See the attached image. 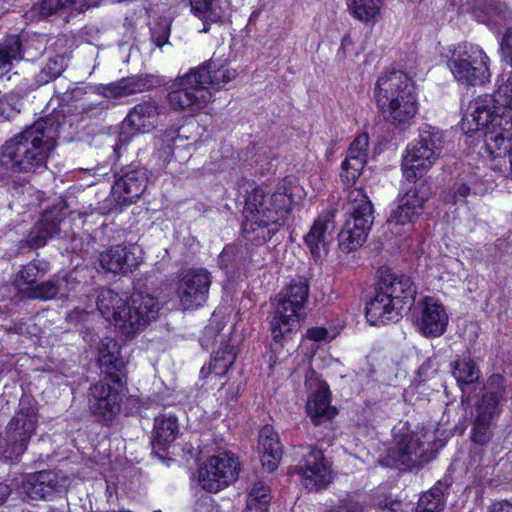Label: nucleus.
<instances>
[{
	"label": "nucleus",
	"instance_id": "45",
	"mask_svg": "<svg viewBox=\"0 0 512 512\" xmlns=\"http://www.w3.org/2000/svg\"><path fill=\"white\" fill-rule=\"evenodd\" d=\"M50 269L49 263L44 260H33L26 265H22L17 273L16 281L21 280L23 284L32 286L36 280L45 275Z\"/></svg>",
	"mask_w": 512,
	"mask_h": 512
},
{
	"label": "nucleus",
	"instance_id": "9",
	"mask_svg": "<svg viewBox=\"0 0 512 512\" xmlns=\"http://www.w3.org/2000/svg\"><path fill=\"white\" fill-rule=\"evenodd\" d=\"M450 70L460 83L477 86L490 78L489 58L484 50L476 44L464 42L452 51L448 62Z\"/></svg>",
	"mask_w": 512,
	"mask_h": 512
},
{
	"label": "nucleus",
	"instance_id": "52",
	"mask_svg": "<svg viewBox=\"0 0 512 512\" xmlns=\"http://www.w3.org/2000/svg\"><path fill=\"white\" fill-rule=\"evenodd\" d=\"M368 144V134L366 132L359 134L350 144L346 157L360 158L361 161L366 162Z\"/></svg>",
	"mask_w": 512,
	"mask_h": 512
},
{
	"label": "nucleus",
	"instance_id": "43",
	"mask_svg": "<svg viewBox=\"0 0 512 512\" xmlns=\"http://www.w3.org/2000/svg\"><path fill=\"white\" fill-rule=\"evenodd\" d=\"M127 96L148 91L161 84L160 79L152 74H142L132 77L122 78Z\"/></svg>",
	"mask_w": 512,
	"mask_h": 512
},
{
	"label": "nucleus",
	"instance_id": "19",
	"mask_svg": "<svg viewBox=\"0 0 512 512\" xmlns=\"http://www.w3.org/2000/svg\"><path fill=\"white\" fill-rule=\"evenodd\" d=\"M335 209L321 213L314 221L309 232L304 236V242L315 260L328 253L333 240Z\"/></svg>",
	"mask_w": 512,
	"mask_h": 512
},
{
	"label": "nucleus",
	"instance_id": "44",
	"mask_svg": "<svg viewBox=\"0 0 512 512\" xmlns=\"http://www.w3.org/2000/svg\"><path fill=\"white\" fill-rule=\"evenodd\" d=\"M510 140L500 130H486L484 142L486 150L493 157L506 156L510 149Z\"/></svg>",
	"mask_w": 512,
	"mask_h": 512
},
{
	"label": "nucleus",
	"instance_id": "38",
	"mask_svg": "<svg viewBox=\"0 0 512 512\" xmlns=\"http://www.w3.org/2000/svg\"><path fill=\"white\" fill-rule=\"evenodd\" d=\"M481 372L471 358H460L453 363V376L459 386L475 383L479 380Z\"/></svg>",
	"mask_w": 512,
	"mask_h": 512
},
{
	"label": "nucleus",
	"instance_id": "55",
	"mask_svg": "<svg viewBox=\"0 0 512 512\" xmlns=\"http://www.w3.org/2000/svg\"><path fill=\"white\" fill-rule=\"evenodd\" d=\"M328 512H363L361 501L354 497H348L341 501V504L334 510Z\"/></svg>",
	"mask_w": 512,
	"mask_h": 512
},
{
	"label": "nucleus",
	"instance_id": "25",
	"mask_svg": "<svg viewBox=\"0 0 512 512\" xmlns=\"http://www.w3.org/2000/svg\"><path fill=\"white\" fill-rule=\"evenodd\" d=\"M426 198L417 189L411 188L398 199V204L388 218L389 223L405 225L414 222L424 210Z\"/></svg>",
	"mask_w": 512,
	"mask_h": 512
},
{
	"label": "nucleus",
	"instance_id": "54",
	"mask_svg": "<svg viewBox=\"0 0 512 512\" xmlns=\"http://www.w3.org/2000/svg\"><path fill=\"white\" fill-rule=\"evenodd\" d=\"M500 50L502 53L503 59L510 65L512 68V27L508 28L504 33Z\"/></svg>",
	"mask_w": 512,
	"mask_h": 512
},
{
	"label": "nucleus",
	"instance_id": "60",
	"mask_svg": "<svg viewBox=\"0 0 512 512\" xmlns=\"http://www.w3.org/2000/svg\"><path fill=\"white\" fill-rule=\"evenodd\" d=\"M489 512H512V503L508 501L494 503Z\"/></svg>",
	"mask_w": 512,
	"mask_h": 512
},
{
	"label": "nucleus",
	"instance_id": "2",
	"mask_svg": "<svg viewBox=\"0 0 512 512\" xmlns=\"http://www.w3.org/2000/svg\"><path fill=\"white\" fill-rule=\"evenodd\" d=\"M374 97L383 119L391 125L410 124L417 113L415 85L403 71L383 72L375 83Z\"/></svg>",
	"mask_w": 512,
	"mask_h": 512
},
{
	"label": "nucleus",
	"instance_id": "48",
	"mask_svg": "<svg viewBox=\"0 0 512 512\" xmlns=\"http://www.w3.org/2000/svg\"><path fill=\"white\" fill-rule=\"evenodd\" d=\"M366 162L361 161L360 158L346 157L342 162L341 180L346 186L355 184L356 180L360 177Z\"/></svg>",
	"mask_w": 512,
	"mask_h": 512
},
{
	"label": "nucleus",
	"instance_id": "24",
	"mask_svg": "<svg viewBox=\"0 0 512 512\" xmlns=\"http://www.w3.org/2000/svg\"><path fill=\"white\" fill-rule=\"evenodd\" d=\"M147 176L143 169L129 170L115 181L113 195L120 204L134 203L146 189Z\"/></svg>",
	"mask_w": 512,
	"mask_h": 512
},
{
	"label": "nucleus",
	"instance_id": "58",
	"mask_svg": "<svg viewBox=\"0 0 512 512\" xmlns=\"http://www.w3.org/2000/svg\"><path fill=\"white\" fill-rule=\"evenodd\" d=\"M376 512H402V503L399 500L386 499Z\"/></svg>",
	"mask_w": 512,
	"mask_h": 512
},
{
	"label": "nucleus",
	"instance_id": "16",
	"mask_svg": "<svg viewBox=\"0 0 512 512\" xmlns=\"http://www.w3.org/2000/svg\"><path fill=\"white\" fill-rule=\"evenodd\" d=\"M437 450L427 446L418 434L405 432L396 436V444L389 456L395 462L406 468L423 466L436 455Z\"/></svg>",
	"mask_w": 512,
	"mask_h": 512
},
{
	"label": "nucleus",
	"instance_id": "63",
	"mask_svg": "<svg viewBox=\"0 0 512 512\" xmlns=\"http://www.w3.org/2000/svg\"><path fill=\"white\" fill-rule=\"evenodd\" d=\"M9 332H14L17 334H25L28 332V328L24 322L15 323L13 326L7 329Z\"/></svg>",
	"mask_w": 512,
	"mask_h": 512
},
{
	"label": "nucleus",
	"instance_id": "6",
	"mask_svg": "<svg viewBox=\"0 0 512 512\" xmlns=\"http://www.w3.org/2000/svg\"><path fill=\"white\" fill-rule=\"evenodd\" d=\"M218 83L217 73L212 76L209 65L192 68L173 83V89L167 99L172 109L179 111H196L201 109L211 98L207 86Z\"/></svg>",
	"mask_w": 512,
	"mask_h": 512
},
{
	"label": "nucleus",
	"instance_id": "20",
	"mask_svg": "<svg viewBox=\"0 0 512 512\" xmlns=\"http://www.w3.org/2000/svg\"><path fill=\"white\" fill-rule=\"evenodd\" d=\"M447 324L448 315L442 303L433 297H425L415 320L419 332L426 337H439L445 333Z\"/></svg>",
	"mask_w": 512,
	"mask_h": 512
},
{
	"label": "nucleus",
	"instance_id": "17",
	"mask_svg": "<svg viewBox=\"0 0 512 512\" xmlns=\"http://www.w3.org/2000/svg\"><path fill=\"white\" fill-rule=\"evenodd\" d=\"M67 486L68 478L61 471L42 470L25 476L21 490L31 500H44L63 493Z\"/></svg>",
	"mask_w": 512,
	"mask_h": 512
},
{
	"label": "nucleus",
	"instance_id": "56",
	"mask_svg": "<svg viewBox=\"0 0 512 512\" xmlns=\"http://www.w3.org/2000/svg\"><path fill=\"white\" fill-rule=\"evenodd\" d=\"M132 139V135L129 133L128 130H120L118 132L117 141L114 145V152L117 156H119V151L126 145L130 143Z\"/></svg>",
	"mask_w": 512,
	"mask_h": 512
},
{
	"label": "nucleus",
	"instance_id": "27",
	"mask_svg": "<svg viewBox=\"0 0 512 512\" xmlns=\"http://www.w3.org/2000/svg\"><path fill=\"white\" fill-rule=\"evenodd\" d=\"M315 390L311 393L306 404L307 413L315 425H321L331 420L337 413L330 405V390L324 382L314 383Z\"/></svg>",
	"mask_w": 512,
	"mask_h": 512
},
{
	"label": "nucleus",
	"instance_id": "29",
	"mask_svg": "<svg viewBox=\"0 0 512 512\" xmlns=\"http://www.w3.org/2000/svg\"><path fill=\"white\" fill-rule=\"evenodd\" d=\"M63 220L61 210L53 208L42 213L39 221L31 229L28 242L32 247L44 246L60 230Z\"/></svg>",
	"mask_w": 512,
	"mask_h": 512
},
{
	"label": "nucleus",
	"instance_id": "37",
	"mask_svg": "<svg viewBox=\"0 0 512 512\" xmlns=\"http://www.w3.org/2000/svg\"><path fill=\"white\" fill-rule=\"evenodd\" d=\"M487 192L484 186H478L476 183L469 186L465 183H454V185L443 194V200L448 204H467L469 195L483 196Z\"/></svg>",
	"mask_w": 512,
	"mask_h": 512
},
{
	"label": "nucleus",
	"instance_id": "7",
	"mask_svg": "<svg viewBox=\"0 0 512 512\" xmlns=\"http://www.w3.org/2000/svg\"><path fill=\"white\" fill-rule=\"evenodd\" d=\"M505 382L501 374H492L483 386L470 436L476 444L486 445L492 438V420L499 413V405L506 401Z\"/></svg>",
	"mask_w": 512,
	"mask_h": 512
},
{
	"label": "nucleus",
	"instance_id": "57",
	"mask_svg": "<svg viewBox=\"0 0 512 512\" xmlns=\"http://www.w3.org/2000/svg\"><path fill=\"white\" fill-rule=\"evenodd\" d=\"M306 336L313 341H322L327 338L328 330L323 327H312L307 330Z\"/></svg>",
	"mask_w": 512,
	"mask_h": 512
},
{
	"label": "nucleus",
	"instance_id": "5",
	"mask_svg": "<svg viewBox=\"0 0 512 512\" xmlns=\"http://www.w3.org/2000/svg\"><path fill=\"white\" fill-rule=\"evenodd\" d=\"M309 284L305 278L293 279L277 297L275 312L270 322L275 343L283 341L298 327L301 310L308 299Z\"/></svg>",
	"mask_w": 512,
	"mask_h": 512
},
{
	"label": "nucleus",
	"instance_id": "13",
	"mask_svg": "<svg viewBox=\"0 0 512 512\" xmlns=\"http://www.w3.org/2000/svg\"><path fill=\"white\" fill-rule=\"evenodd\" d=\"M438 150L439 146L432 139L430 131L426 130L419 140L406 148L401 166L404 177L410 182L421 178L438 159Z\"/></svg>",
	"mask_w": 512,
	"mask_h": 512
},
{
	"label": "nucleus",
	"instance_id": "32",
	"mask_svg": "<svg viewBox=\"0 0 512 512\" xmlns=\"http://www.w3.org/2000/svg\"><path fill=\"white\" fill-rule=\"evenodd\" d=\"M450 485L447 479L439 480L420 496L415 512H443L446 505V492Z\"/></svg>",
	"mask_w": 512,
	"mask_h": 512
},
{
	"label": "nucleus",
	"instance_id": "39",
	"mask_svg": "<svg viewBox=\"0 0 512 512\" xmlns=\"http://www.w3.org/2000/svg\"><path fill=\"white\" fill-rule=\"evenodd\" d=\"M193 13L205 23H216L224 16V10L217 0H190Z\"/></svg>",
	"mask_w": 512,
	"mask_h": 512
},
{
	"label": "nucleus",
	"instance_id": "10",
	"mask_svg": "<svg viewBox=\"0 0 512 512\" xmlns=\"http://www.w3.org/2000/svg\"><path fill=\"white\" fill-rule=\"evenodd\" d=\"M294 473L300 476L301 485L310 492L326 489L333 480V471L324 452L313 446H300Z\"/></svg>",
	"mask_w": 512,
	"mask_h": 512
},
{
	"label": "nucleus",
	"instance_id": "21",
	"mask_svg": "<svg viewBox=\"0 0 512 512\" xmlns=\"http://www.w3.org/2000/svg\"><path fill=\"white\" fill-rule=\"evenodd\" d=\"M378 288L397 304H403L404 309L413 304L416 295V287L409 276L398 274L388 268L379 270Z\"/></svg>",
	"mask_w": 512,
	"mask_h": 512
},
{
	"label": "nucleus",
	"instance_id": "4",
	"mask_svg": "<svg viewBox=\"0 0 512 512\" xmlns=\"http://www.w3.org/2000/svg\"><path fill=\"white\" fill-rule=\"evenodd\" d=\"M346 214L347 218L338 234V244L343 252L350 253L365 243L374 223L373 204L362 188L349 190Z\"/></svg>",
	"mask_w": 512,
	"mask_h": 512
},
{
	"label": "nucleus",
	"instance_id": "59",
	"mask_svg": "<svg viewBox=\"0 0 512 512\" xmlns=\"http://www.w3.org/2000/svg\"><path fill=\"white\" fill-rule=\"evenodd\" d=\"M86 94V91L83 87H75L71 91H67L64 94L63 99L65 100H80L83 95Z\"/></svg>",
	"mask_w": 512,
	"mask_h": 512
},
{
	"label": "nucleus",
	"instance_id": "30",
	"mask_svg": "<svg viewBox=\"0 0 512 512\" xmlns=\"http://www.w3.org/2000/svg\"><path fill=\"white\" fill-rule=\"evenodd\" d=\"M101 267L114 274L131 272L138 261L134 254L124 245H115L102 252L99 257Z\"/></svg>",
	"mask_w": 512,
	"mask_h": 512
},
{
	"label": "nucleus",
	"instance_id": "61",
	"mask_svg": "<svg viewBox=\"0 0 512 512\" xmlns=\"http://www.w3.org/2000/svg\"><path fill=\"white\" fill-rule=\"evenodd\" d=\"M179 130H165V133L163 134L162 141L165 143L167 147H170L172 142L176 139V137L179 136L178 134Z\"/></svg>",
	"mask_w": 512,
	"mask_h": 512
},
{
	"label": "nucleus",
	"instance_id": "22",
	"mask_svg": "<svg viewBox=\"0 0 512 512\" xmlns=\"http://www.w3.org/2000/svg\"><path fill=\"white\" fill-rule=\"evenodd\" d=\"M179 433L178 420L174 415L162 414L154 419L152 431V454L159 460H170L166 451Z\"/></svg>",
	"mask_w": 512,
	"mask_h": 512
},
{
	"label": "nucleus",
	"instance_id": "35",
	"mask_svg": "<svg viewBox=\"0 0 512 512\" xmlns=\"http://www.w3.org/2000/svg\"><path fill=\"white\" fill-rule=\"evenodd\" d=\"M270 501V488L263 481L257 480L248 491L246 512H268Z\"/></svg>",
	"mask_w": 512,
	"mask_h": 512
},
{
	"label": "nucleus",
	"instance_id": "1",
	"mask_svg": "<svg viewBox=\"0 0 512 512\" xmlns=\"http://www.w3.org/2000/svg\"><path fill=\"white\" fill-rule=\"evenodd\" d=\"M246 192L243 236L252 244L262 245L279 231L291 210L289 188L283 184L275 192L269 193L255 186Z\"/></svg>",
	"mask_w": 512,
	"mask_h": 512
},
{
	"label": "nucleus",
	"instance_id": "8",
	"mask_svg": "<svg viewBox=\"0 0 512 512\" xmlns=\"http://www.w3.org/2000/svg\"><path fill=\"white\" fill-rule=\"evenodd\" d=\"M36 400L23 395L18 410L6 427V457L17 460L27 449L31 437L35 434L38 423Z\"/></svg>",
	"mask_w": 512,
	"mask_h": 512
},
{
	"label": "nucleus",
	"instance_id": "51",
	"mask_svg": "<svg viewBox=\"0 0 512 512\" xmlns=\"http://www.w3.org/2000/svg\"><path fill=\"white\" fill-rule=\"evenodd\" d=\"M67 124L66 116L62 112L53 111L40 117L32 125L25 126V128H61Z\"/></svg>",
	"mask_w": 512,
	"mask_h": 512
},
{
	"label": "nucleus",
	"instance_id": "12",
	"mask_svg": "<svg viewBox=\"0 0 512 512\" xmlns=\"http://www.w3.org/2000/svg\"><path fill=\"white\" fill-rule=\"evenodd\" d=\"M122 377L102 378L90 387L89 409L100 422H111L120 412L123 399Z\"/></svg>",
	"mask_w": 512,
	"mask_h": 512
},
{
	"label": "nucleus",
	"instance_id": "23",
	"mask_svg": "<svg viewBox=\"0 0 512 512\" xmlns=\"http://www.w3.org/2000/svg\"><path fill=\"white\" fill-rule=\"evenodd\" d=\"M403 310V304H397L377 287L374 298L366 304V318L373 326L387 324L398 321Z\"/></svg>",
	"mask_w": 512,
	"mask_h": 512
},
{
	"label": "nucleus",
	"instance_id": "15",
	"mask_svg": "<svg viewBox=\"0 0 512 512\" xmlns=\"http://www.w3.org/2000/svg\"><path fill=\"white\" fill-rule=\"evenodd\" d=\"M212 277L205 268H192L182 274L177 286V297L184 310L197 309L208 299Z\"/></svg>",
	"mask_w": 512,
	"mask_h": 512
},
{
	"label": "nucleus",
	"instance_id": "34",
	"mask_svg": "<svg viewBox=\"0 0 512 512\" xmlns=\"http://www.w3.org/2000/svg\"><path fill=\"white\" fill-rule=\"evenodd\" d=\"M25 43L17 35H8L0 41V78L12 68V62L24 57Z\"/></svg>",
	"mask_w": 512,
	"mask_h": 512
},
{
	"label": "nucleus",
	"instance_id": "41",
	"mask_svg": "<svg viewBox=\"0 0 512 512\" xmlns=\"http://www.w3.org/2000/svg\"><path fill=\"white\" fill-rule=\"evenodd\" d=\"M384 0H348L351 14L358 20L369 22L376 18Z\"/></svg>",
	"mask_w": 512,
	"mask_h": 512
},
{
	"label": "nucleus",
	"instance_id": "53",
	"mask_svg": "<svg viewBox=\"0 0 512 512\" xmlns=\"http://www.w3.org/2000/svg\"><path fill=\"white\" fill-rule=\"evenodd\" d=\"M97 92L107 98H118L127 96L125 92V86L122 83V79L107 85H100L99 87H97Z\"/></svg>",
	"mask_w": 512,
	"mask_h": 512
},
{
	"label": "nucleus",
	"instance_id": "46",
	"mask_svg": "<svg viewBox=\"0 0 512 512\" xmlns=\"http://www.w3.org/2000/svg\"><path fill=\"white\" fill-rule=\"evenodd\" d=\"M83 270L74 269L65 273L64 275H58L57 281L60 284V298H67L72 292L81 290L85 285V275Z\"/></svg>",
	"mask_w": 512,
	"mask_h": 512
},
{
	"label": "nucleus",
	"instance_id": "11",
	"mask_svg": "<svg viewBox=\"0 0 512 512\" xmlns=\"http://www.w3.org/2000/svg\"><path fill=\"white\" fill-rule=\"evenodd\" d=\"M240 463L232 452H222L209 457L199 468L198 482L210 493H217L235 482L239 476Z\"/></svg>",
	"mask_w": 512,
	"mask_h": 512
},
{
	"label": "nucleus",
	"instance_id": "40",
	"mask_svg": "<svg viewBox=\"0 0 512 512\" xmlns=\"http://www.w3.org/2000/svg\"><path fill=\"white\" fill-rule=\"evenodd\" d=\"M60 287L55 276L47 281L27 286L23 293L29 299L48 301L56 297L60 298Z\"/></svg>",
	"mask_w": 512,
	"mask_h": 512
},
{
	"label": "nucleus",
	"instance_id": "26",
	"mask_svg": "<svg viewBox=\"0 0 512 512\" xmlns=\"http://www.w3.org/2000/svg\"><path fill=\"white\" fill-rule=\"evenodd\" d=\"M258 449L260 461L267 472L275 471L282 459L283 446L279 434L270 425H265L259 432Z\"/></svg>",
	"mask_w": 512,
	"mask_h": 512
},
{
	"label": "nucleus",
	"instance_id": "42",
	"mask_svg": "<svg viewBox=\"0 0 512 512\" xmlns=\"http://www.w3.org/2000/svg\"><path fill=\"white\" fill-rule=\"evenodd\" d=\"M67 67V58L63 54L49 57L45 66L36 76L39 85L47 84L58 78Z\"/></svg>",
	"mask_w": 512,
	"mask_h": 512
},
{
	"label": "nucleus",
	"instance_id": "64",
	"mask_svg": "<svg viewBox=\"0 0 512 512\" xmlns=\"http://www.w3.org/2000/svg\"><path fill=\"white\" fill-rule=\"evenodd\" d=\"M218 73H221V82L222 83H227L229 81H231L232 79L235 78V75H236V72L235 70L233 71H229V70H226V71H218Z\"/></svg>",
	"mask_w": 512,
	"mask_h": 512
},
{
	"label": "nucleus",
	"instance_id": "62",
	"mask_svg": "<svg viewBox=\"0 0 512 512\" xmlns=\"http://www.w3.org/2000/svg\"><path fill=\"white\" fill-rule=\"evenodd\" d=\"M11 489L9 485L0 483V505H2L10 496Z\"/></svg>",
	"mask_w": 512,
	"mask_h": 512
},
{
	"label": "nucleus",
	"instance_id": "33",
	"mask_svg": "<svg viewBox=\"0 0 512 512\" xmlns=\"http://www.w3.org/2000/svg\"><path fill=\"white\" fill-rule=\"evenodd\" d=\"M159 117V107L155 101H144L134 106L123 121L130 128L155 126Z\"/></svg>",
	"mask_w": 512,
	"mask_h": 512
},
{
	"label": "nucleus",
	"instance_id": "49",
	"mask_svg": "<svg viewBox=\"0 0 512 512\" xmlns=\"http://www.w3.org/2000/svg\"><path fill=\"white\" fill-rule=\"evenodd\" d=\"M171 21L169 18L158 17L151 25V40L159 48H162L169 39Z\"/></svg>",
	"mask_w": 512,
	"mask_h": 512
},
{
	"label": "nucleus",
	"instance_id": "18",
	"mask_svg": "<svg viewBox=\"0 0 512 512\" xmlns=\"http://www.w3.org/2000/svg\"><path fill=\"white\" fill-rule=\"evenodd\" d=\"M486 102V99H477L470 103L468 113L462 117V126L475 124L477 128H503L510 123L512 128V111L498 104L490 107Z\"/></svg>",
	"mask_w": 512,
	"mask_h": 512
},
{
	"label": "nucleus",
	"instance_id": "28",
	"mask_svg": "<svg viewBox=\"0 0 512 512\" xmlns=\"http://www.w3.org/2000/svg\"><path fill=\"white\" fill-rule=\"evenodd\" d=\"M99 366L103 378L125 377L126 361L121 355L119 344L113 339L103 340L99 347Z\"/></svg>",
	"mask_w": 512,
	"mask_h": 512
},
{
	"label": "nucleus",
	"instance_id": "31",
	"mask_svg": "<svg viewBox=\"0 0 512 512\" xmlns=\"http://www.w3.org/2000/svg\"><path fill=\"white\" fill-rule=\"evenodd\" d=\"M127 299L121 297L118 293L111 289H102L97 297V308L101 315L107 321H114L115 326L121 330Z\"/></svg>",
	"mask_w": 512,
	"mask_h": 512
},
{
	"label": "nucleus",
	"instance_id": "47",
	"mask_svg": "<svg viewBox=\"0 0 512 512\" xmlns=\"http://www.w3.org/2000/svg\"><path fill=\"white\" fill-rule=\"evenodd\" d=\"M76 0H41L34 4L32 11L42 18L61 14L66 11Z\"/></svg>",
	"mask_w": 512,
	"mask_h": 512
},
{
	"label": "nucleus",
	"instance_id": "3",
	"mask_svg": "<svg viewBox=\"0 0 512 512\" xmlns=\"http://www.w3.org/2000/svg\"><path fill=\"white\" fill-rule=\"evenodd\" d=\"M56 131L22 130L3 146L0 166L17 173L43 166L56 146Z\"/></svg>",
	"mask_w": 512,
	"mask_h": 512
},
{
	"label": "nucleus",
	"instance_id": "50",
	"mask_svg": "<svg viewBox=\"0 0 512 512\" xmlns=\"http://www.w3.org/2000/svg\"><path fill=\"white\" fill-rule=\"evenodd\" d=\"M459 3L462 12L471 13L477 21L486 23L489 20L487 14V0H454Z\"/></svg>",
	"mask_w": 512,
	"mask_h": 512
},
{
	"label": "nucleus",
	"instance_id": "14",
	"mask_svg": "<svg viewBox=\"0 0 512 512\" xmlns=\"http://www.w3.org/2000/svg\"><path fill=\"white\" fill-rule=\"evenodd\" d=\"M121 331L130 335L142 331L158 317L160 305L158 300L149 293L135 291L128 299Z\"/></svg>",
	"mask_w": 512,
	"mask_h": 512
},
{
	"label": "nucleus",
	"instance_id": "36",
	"mask_svg": "<svg viewBox=\"0 0 512 512\" xmlns=\"http://www.w3.org/2000/svg\"><path fill=\"white\" fill-rule=\"evenodd\" d=\"M236 359V352L233 346L227 345L219 349L209 364L208 371L203 367L201 374L206 377L209 373H214L218 377L224 376Z\"/></svg>",
	"mask_w": 512,
	"mask_h": 512
}]
</instances>
